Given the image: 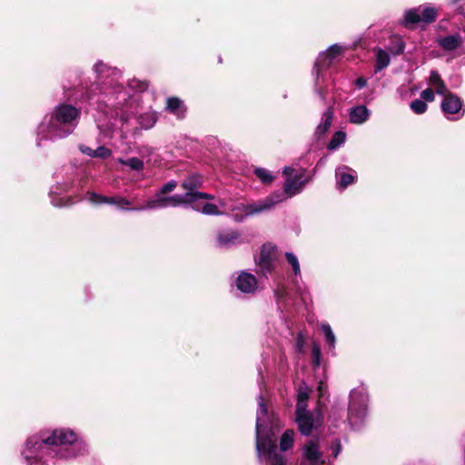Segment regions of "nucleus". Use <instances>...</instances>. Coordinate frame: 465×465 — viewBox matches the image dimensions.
<instances>
[{
	"mask_svg": "<svg viewBox=\"0 0 465 465\" xmlns=\"http://www.w3.org/2000/svg\"><path fill=\"white\" fill-rule=\"evenodd\" d=\"M98 82L86 88L85 99L91 104H97L108 121L97 120V127L105 136L116 128L120 122L128 124L132 115L138 112L140 96L131 94L119 83L120 71L98 62L94 65Z\"/></svg>",
	"mask_w": 465,
	"mask_h": 465,
	"instance_id": "f257e3e1",
	"label": "nucleus"
},
{
	"mask_svg": "<svg viewBox=\"0 0 465 465\" xmlns=\"http://www.w3.org/2000/svg\"><path fill=\"white\" fill-rule=\"evenodd\" d=\"M87 451L86 443L72 430L57 429L48 436L28 438L22 455L27 465H50L54 463L55 457L69 460Z\"/></svg>",
	"mask_w": 465,
	"mask_h": 465,
	"instance_id": "f03ea898",
	"label": "nucleus"
},
{
	"mask_svg": "<svg viewBox=\"0 0 465 465\" xmlns=\"http://www.w3.org/2000/svg\"><path fill=\"white\" fill-rule=\"evenodd\" d=\"M279 418L269 412L262 395L258 398L256 414V450L259 459L267 465H285L284 457L277 452L275 435L280 430Z\"/></svg>",
	"mask_w": 465,
	"mask_h": 465,
	"instance_id": "7ed1b4c3",
	"label": "nucleus"
},
{
	"mask_svg": "<svg viewBox=\"0 0 465 465\" xmlns=\"http://www.w3.org/2000/svg\"><path fill=\"white\" fill-rule=\"evenodd\" d=\"M81 112L71 104L57 105L51 114L44 117L36 131L37 143L43 140L64 138L72 134L76 127Z\"/></svg>",
	"mask_w": 465,
	"mask_h": 465,
	"instance_id": "20e7f679",
	"label": "nucleus"
},
{
	"mask_svg": "<svg viewBox=\"0 0 465 465\" xmlns=\"http://www.w3.org/2000/svg\"><path fill=\"white\" fill-rule=\"evenodd\" d=\"M279 200V195L272 193L264 199L247 204L241 203L234 208H232V211H239L242 213L240 216L237 213L235 214V220L242 222L245 217L261 214L272 210L278 203H280Z\"/></svg>",
	"mask_w": 465,
	"mask_h": 465,
	"instance_id": "39448f33",
	"label": "nucleus"
},
{
	"mask_svg": "<svg viewBox=\"0 0 465 465\" xmlns=\"http://www.w3.org/2000/svg\"><path fill=\"white\" fill-rule=\"evenodd\" d=\"M368 397L363 389L353 390L350 395L348 420L353 428L359 427L367 413Z\"/></svg>",
	"mask_w": 465,
	"mask_h": 465,
	"instance_id": "423d86ee",
	"label": "nucleus"
},
{
	"mask_svg": "<svg viewBox=\"0 0 465 465\" xmlns=\"http://www.w3.org/2000/svg\"><path fill=\"white\" fill-rule=\"evenodd\" d=\"M293 170L290 167H285L283 169V174L285 175V182L283 183L282 191H275L274 194L279 195L280 200L279 203H282L288 198H291L298 193H300L305 183L308 182V179H303L302 173H296L292 175Z\"/></svg>",
	"mask_w": 465,
	"mask_h": 465,
	"instance_id": "0eeeda50",
	"label": "nucleus"
},
{
	"mask_svg": "<svg viewBox=\"0 0 465 465\" xmlns=\"http://www.w3.org/2000/svg\"><path fill=\"white\" fill-rule=\"evenodd\" d=\"M438 16V10L428 5H420L417 8H412L405 12L403 17V25L410 26L418 23L430 24L436 21Z\"/></svg>",
	"mask_w": 465,
	"mask_h": 465,
	"instance_id": "6e6552de",
	"label": "nucleus"
},
{
	"mask_svg": "<svg viewBox=\"0 0 465 465\" xmlns=\"http://www.w3.org/2000/svg\"><path fill=\"white\" fill-rule=\"evenodd\" d=\"M184 198L188 199V196H184V194L163 196L158 193L154 198L148 200L144 205L136 206L134 210L142 212L146 210L163 209L169 206L176 207L184 204Z\"/></svg>",
	"mask_w": 465,
	"mask_h": 465,
	"instance_id": "1a4fd4ad",
	"label": "nucleus"
},
{
	"mask_svg": "<svg viewBox=\"0 0 465 465\" xmlns=\"http://www.w3.org/2000/svg\"><path fill=\"white\" fill-rule=\"evenodd\" d=\"M188 199L184 198V204L190 205L193 210L201 212L208 215H218L221 213L218 207L213 203H206L207 199H213V196L207 193L184 194Z\"/></svg>",
	"mask_w": 465,
	"mask_h": 465,
	"instance_id": "9d476101",
	"label": "nucleus"
},
{
	"mask_svg": "<svg viewBox=\"0 0 465 465\" xmlns=\"http://www.w3.org/2000/svg\"><path fill=\"white\" fill-rule=\"evenodd\" d=\"M342 52V46L335 44L332 45L328 50L319 54L314 66L316 71V86L319 84L321 73L324 69L330 67L334 62H336L341 55Z\"/></svg>",
	"mask_w": 465,
	"mask_h": 465,
	"instance_id": "9b49d317",
	"label": "nucleus"
},
{
	"mask_svg": "<svg viewBox=\"0 0 465 465\" xmlns=\"http://www.w3.org/2000/svg\"><path fill=\"white\" fill-rule=\"evenodd\" d=\"M86 199L94 204L106 203L115 205L118 209L122 211H134V209L135 208L131 207L132 202L129 199L120 195L107 197L98 194L94 192H89L86 194Z\"/></svg>",
	"mask_w": 465,
	"mask_h": 465,
	"instance_id": "f8f14e48",
	"label": "nucleus"
},
{
	"mask_svg": "<svg viewBox=\"0 0 465 465\" xmlns=\"http://www.w3.org/2000/svg\"><path fill=\"white\" fill-rule=\"evenodd\" d=\"M324 460L317 440H311L302 450L301 465H322Z\"/></svg>",
	"mask_w": 465,
	"mask_h": 465,
	"instance_id": "ddd939ff",
	"label": "nucleus"
},
{
	"mask_svg": "<svg viewBox=\"0 0 465 465\" xmlns=\"http://www.w3.org/2000/svg\"><path fill=\"white\" fill-rule=\"evenodd\" d=\"M276 247L271 243L263 244L257 260V265L262 274L270 273L273 269Z\"/></svg>",
	"mask_w": 465,
	"mask_h": 465,
	"instance_id": "4468645a",
	"label": "nucleus"
},
{
	"mask_svg": "<svg viewBox=\"0 0 465 465\" xmlns=\"http://www.w3.org/2000/svg\"><path fill=\"white\" fill-rule=\"evenodd\" d=\"M441 109L445 114H464L461 100L451 93L444 95L441 102Z\"/></svg>",
	"mask_w": 465,
	"mask_h": 465,
	"instance_id": "2eb2a0df",
	"label": "nucleus"
},
{
	"mask_svg": "<svg viewBox=\"0 0 465 465\" xmlns=\"http://www.w3.org/2000/svg\"><path fill=\"white\" fill-rule=\"evenodd\" d=\"M217 245L220 248L228 249L242 242L241 233L234 230H223L219 232L216 237Z\"/></svg>",
	"mask_w": 465,
	"mask_h": 465,
	"instance_id": "dca6fc26",
	"label": "nucleus"
},
{
	"mask_svg": "<svg viewBox=\"0 0 465 465\" xmlns=\"http://www.w3.org/2000/svg\"><path fill=\"white\" fill-rule=\"evenodd\" d=\"M235 285L242 292L252 293L257 290L258 282L253 274L247 272H241L236 279Z\"/></svg>",
	"mask_w": 465,
	"mask_h": 465,
	"instance_id": "f3484780",
	"label": "nucleus"
},
{
	"mask_svg": "<svg viewBox=\"0 0 465 465\" xmlns=\"http://www.w3.org/2000/svg\"><path fill=\"white\" fill-rule=\"evenodd\" d=\"M436 43L444 51L451 52L461 46L463 38L460 33H454L446 36L438 37Z\"/></svg>",
	"mask_w": 465,
	"mask_h": 465,
	"instance_id": "a211bd4d",
	"label": "nucleus"
},
{
	"mask_svg": "<svg viewBox=\"0 0 465 465\" xmlns=\"http://www.w3.org/2000/svg\"><path fill=\"white\" fill-rule=\"evenodd\" d=\"M335 175L338 186L342 189L346 188L350 184H352L357 178L356 172L346 165L338 167L336 169Z\"/></svg>",
	"mask_w": 465,
	"mask_h": 465,
	"instance_id": "6ab92c4d",
	"label": "nucleus"
},
{
	"mask_svg": "<svg viewBox=\"0 0 465 465\" xmlns=\"http://www.w3.org/2000/svg\"><path fill=\"white\" fill-rule=\"evenodd\" d=\"M296 421L300 431L303 435L311 434L314 424V420L311 412L307 411L306 409L301 411L296 410Z\"/></svg>",
	"mask_w": 465,
	"mask_h": 465,
	"instance_id": "aec40b11",
	"label": "nucleus"
},
{
	"mask_svg": "<svg viewBox=\"0 0 465 465\" xmlns=\"http://www.w3.org/2000/svg\"><path fill=\"white\" fill-rule=\"evenodd\" d=\"M371 115V111L365 105H357L350 109V122L355 124H364Z\"/></svg>",
	"mask_w": 465,
	"mask_h": 465,
	"instance_id": "412c9836",
	"label": "nucleus"
},
{
	"mask_svg": "<svg viewBox=\"0 0 465 465\" xmlns=\"http://www.w3.org/2000/svg\"><path fill=\"white\" fill-rule=\"evenodd\" d=\"M203 181V177L198 173H193L186 177L182 183V187L186 191L184 194L201 193L197 189L202 186Z\"/></svg>",
	"mask_w": 465,
	"mask_h": 465,
	"instance_id": "4be33fe9",
	"label": "nucleus"
},
{
	"mask_svg": "<svg viewBox=\"0 0 465 465\" xmlns=\"http://www.w3.org/2000/svg\"><path fill=\"white\" fill-rule=\"evenodd\" d=\"M166 110L174 114L178 119H182L185 115L186 107L181 99L170 97L167 99Z\"/></svg>",
	"mask_w": 465,
	"mask_h": 465,
	"instance_id": "5701e85b",
	"label": "nucleus"
},
{
	"mask_svg": "<svg viewBox=\"0 0 465 465\" xmlns=\"http://www.w3.org/2000/svg\"><path fill=\"white\" fill-rule=\"evenodd\" d=\"M333 119V110L331 106L323 113L322 121L315 130V135L318 138L323 136L329 130Z\"/></svg>",
	"mask_w": 465,
	"mask_h": 465,
	"instance_id": "b1692460",
	"label": "nucleus"
},
{
	"mask_svg": "<svg viewBox=\"0 0 465 465\" xmlns=\"http://www.w3.org/2000/svg\"><path fill=\"white\" fill-rule=\"evenodd\" d=\"M429 84L434 88V92L440 95L447 94L448 88L437 71H431L429 77Z\"/></svg>",
	"mask_w": 465,
	"mask_h": 465,
	"instance_id": "393cba45",
	"label": "nucleus"
},
{
	"mask_svg": "<svg viewBox=\"0 0 465 465\" xmlns=\"http://www.w3.org/2000/svg\"><path fill=\"white\" fill-rule=\"evenodd\" d=\"M136 121L143 129H151L157 122V114L153 111H148L137 116Z\"/></svg>",
	"mask_w": 465,
	"mask_h": 465,
	"instance_id": "a878e982",
	"label": "nucleus"
},
{
	"mask_svg": "<svg viewBox=\"0 0 465 465\" xmlns=\"http://www.w3.org/2000/svg\"><path fill=\"white\" fill-rule=\"evenodd\" d=\"M391 58L387 52L379 48L376 50V67L375 71H381L387 67L390 64Z\"/></svg>",
	"mask_w": 465,
	"mask_h": 465,
	"instance_id": "bb28decb",
	"label": "nucleus"
},
{
	"mask_svg": "<svg viewBox=\"0 0 465 465\" xmlns=\"http://www.w3.org/2000/svg\"><path fill=\"white\" fill-rule=\"evenodd\" d=\"M294 431L292 430H287L281 437L280 448L282 451L288 450L293 445Z\"/></svg>",
	"mask_w": 465,
	"mask_h": 465,
	"instance_id": "cd10ccee",
	"label": "nucleus"
},
{
	"mask_svg": "<svg viewBox=\"0 0 465 465\" xmlns=\"http://www.w3.org/2000/svg\"><path fill=\"white\" fill-rule=\"evenodd\" d=\"M309 399V390L307 387L300 388L297 397L296 410L299 411H305L307 408V401Z\"/></svg>",
	"mask_w": 465,
	"mask_h": 465,
	"instance_id": "c85d7f7f",
	"label": "nucleus"
},
{
	"mask_svg": "<svg viewBox=\"0 0 465 465\" xmlns=\"http://www.w3.org/2000/svg\"><path fill=\"white\" fill-rule=\"evenodd\" d=\"M346 139V134L342 131H338L334 134L330 143H328V149L331 151L336 150L342 143H344Z\"/></svg>",
	"mask_w": 465,
	"mask_h": 465,
	"instance_id": "c756f323",
	"label": "nucleus"
},
{
	"mask_svg": "<svg viewBox=\"0 0 465 465\" xmlns=\"http://www.w3.org/2000/svg\"><path fill=\"white\" fill-rule=\"evenodd\" d=\"M322 331L325 336V340L331 350L335 348L336 337L331 330V327L328 323H322L321 325Z\"/></svg>",
	"mask_w": 465,
	"mask_h": 465,
	"instance_id": "7c9ffc66",
	"label": "nucleus"
},
{
	"mask_svg": "<svg viewBox=\"0 0 465 465\" xmlns=\"http://www.w3.org/2000/svg\"><path fill=\"white\" fill-rule=\"evenodd\" d=\"M120 163L134 171H141L144 165L143 162L137 157L128 158L127 160H120Z\"/></svg>",
	"mask_w": 465,
	"mask_h": 465,
	"instance_id": "2f4dec72",
	"label": "nucleus"
},
{
	"mask_svg": "<svg viewBox=\"0 0 465 465\" xmlns=\"http://www.w3.org/2000/svg\"><path fill=\"white\" fill-rule=\"evenodd\" d=\"M285 257L289 262V264L292 266L293 273L295 276H298L301 274V268H300V262L297 258V256L290 252H287L285 253Z\"/></svg>",
	"mask_w": 465,
	"mask_h": 465,
	"instance_id": "473e14b6",
	"label": "nucleus"
},
{
	"mask_svg": "<svg viewBox=\"0 0 465 465\" xmlns=\"http://www.w3.org/2000/svg\"><path fill=\"white\" fill-rule=\"evenodd\" d=\"M254 173L263 183H271L274 180L272 173L264 168H256Z\"/></svg>",
	"mask_w": 465,
	"mask_h": 465,
	"instance_id": "72a5a7b5",
	"label": "nucleus"
},
{
	"mask_svg": "<svg viewBox=\"0 0 465 465\" xmlns=\"http://www.w3.org/2000/svg\"><path fill=\"white\" fill-rule=\"evenodd\" d=\"M410 107L415 114H421L427 111L428 105L421 99H415L411 103Z\"/></svg>",
	"mask_w": 465,
	"mask_h": 465,
	"instance_id": "f704fd0d",
	"label": "nucleus"
},
{
	"mask_svg": "<svg viewBox=\"0 0 465 465\" xmlns=\"http://www.w3.org/2000/svg\"><path fill=\"white\" fill-rule=\"evenodd\" d=\"M312 354V363H313V365L316 366V367L320 366V364H321V358H322V352H321V348H320L319 344L313 343Z\"/></svg>",
	"mask_w": 465,
	"mask_h": 465,
	"instance_id": "c9c22d12",
	"label": "nucleus"
},
{
	"mask_svg": "<svg viewBox=\"0 0 465 465\" xmlns=\"http://www.w3.org/2000/svg\"><path fill=\"white\" fill-rule=\"evenodd\" d=\"M128 85L131 89L135 90V92H143L147 88V84L136 79H133L128 83Z\"/></svg>",
	"mask_w": 465,
	"mask_h": 465,
	"instance_id": "e433bc0d",
	"label": "nucleus"
},
{
	"mask_svg": "<svg viewBox=\"0 0 465 465\" xmlns=\"http://www.w3.org/2000/svg\"><path fill=\"white\" fill-rule=\"evenodd\" d=\"M420 98L422 101L432 102L435 98V92L432 88H427L423 90L420 94Z\"/></svg>",
	"mask_w": 465,
	"mask_h": 465,
	"instance_id": "4c0bfd02",
	"label": "nucleus"
},
{
	"mask_svg": "<svg viewBox=\"0 0 465 465\" xmlns=\"http://www.w3.org/2000/svg\"><path fill=\"white\" fill-rule=\"evenodd\" d=\"M110 155L111 150L104 146H99L97 149L94 150V157L105 159L108 158Z\"/></svg>",
	"mask_w": 465,
	"mask_h": 465,
	"instance_id": "58836bf2",
	"label": "nucleus"
},
{
	"mask_svg": "<svg viewBox=\"0 0 465 465\" xmlns=\"http://www.w3.org/2000/svg\"><path fill=\"white\" fill-rule=\"evenodd\" d=\"M176 186H177V183L175 181L172 180V181L166 183L165 184H163L162 186V188L160 189L159 193H160V194L164 195L168 193L173 192L176 188Z\"/></svg>",
	"mask_w": 465,
	"mask_h": 465,
	"instance_id": "ea45409f",
	"label": "nucleus"
},
{
	"mask_svg": "<svg viewBox=\"0 0 465 465\" xmlns=\"http://www.w3.org/2000/svg\"><path fill=\"white\" fill-rule=\"evenodd\" d=\"M452 4L457 5L456 9L459 13L465 15V0H452Z\"/></svg>",
	"mask_w": 465,
	"mask_h": 465,
	"instance_id": "a19ab883",
	"label": "nucleus"
},
{
	"mask_svg": "<svg viewBox=\"0 0 465 465\" xmlns=\"http://www.w3.org/2000/svg\"><path fill=\"white\" fill-rule=\"evenodd\" d=\"M331 455L333 458H337L339 453L341 452V442L339 440H335V442L331 445Z\"/></svg>",
	"mask_w": 465,
	"mask_h": 465,
	"instance_id": "79ce46f5",
	"label": "nucleus"
},
{
	"mask_svg": "<svg viewBox=\"0 0 465 465\" xmlns=\"http://www.w3.org/2000/svg\"><path fill=\"white\" fill-rule=\"evenodd\" d=\"M80 150L83 153L91 157H94V150H93L92 148L85 145H81Z\"/></svg>",
	"mask_w": 465,
	"mask_h": 465,
	"instance_id": "37998d69",
	"label": "nucleus"
},
{
	"mask_svg": "<svg viewBox=\"0 0 465 465\" xmlns=\"http://www.w3.org/2000/svg\"><path fill=\"white\" fill-rule=\"evenodd\" d=\"M303 343H304V338L302 333H299L298 338H297V347L299 348L300 351L302 349Z\"/></svg>",
	"mask_w": 465,
	"mask_h": 465,
	"instance_id": "c03bdc74",
	"label": "nucleus"
},
{
	"mask_svg": "<svg viewBox=\"0 0 465 465\" xmlns=\"http://www.w3.org/2000/svg\"><path fill=\"white\" fill-rule=\"evenodd\" d=\"M367 84V81L366 79L362 78V77H360L356 80V85L358 88H362L366 85Z\"/></svg>",
	"mask_w": 465,
	"mask_h": 465,
	"instance_id": "a18cd8bd",
	"label": "nucleus"
},
{
	"mask_svg": "<svg viewBox=\"0 0 465 465\" xmlns=\"http://www.w3.org/2000/svg\"><path fill=\"white\" fill-rule=\"evenodd\" d=\"M403 50H404V45L402 42H401V44L399 45L398 53H401V52H403Z\"/></svg>",
	"mask_w": 465,
	"mask_h": 465,
	"instance_id": "49530a36",
	"label": "nucleus"
},
{
	"mask_svg": "<svg viewBox=\"0 0 465 465\" xmlns=\"http://www.w3.org/2000/svg\"><path fill=\"white\" fill-rule=\"evenodd\" d=\"M319 390L321 391V394L322 395V391H323V383L321 382V384L319 385Z\"/></svg>",
	"mask_w": 465,
	"mask_h": 465,
	"instance_id": "de8ad7c7",
	"label": "nucleus"
},
{
	"mask_svg": "<svg viewBox=\"0 0 465 465\" xmlns=\"http://www.w3.org/2000/svg\"><path fill=\"white\" fill-rule=\"evenodd\" d=\"M457 115H458L457 117H453V118H450V116H448V119H452V120H454V119H458V118H460V117L461 116V115H460V114H457Z\"/></svg>",
	"mask_w": 465,
	"mask_h": 465,
	"instance_id": "09e8293b",
	"label": "nucleus"
},
{
	"mask_svg": "<svg viewBox=\"0 0 465 465\" xmlns=\"http://www.w3.org/2000/svg\"><path fill=\"white\" fill-rule=\"evenodd\" d=\"M319 94H320L321 97H322V99H324V94H323V93H322V91H319Z\"/></svg>",
	"mask_w": 465,
	"mask_h": 465,
	"instance_id": "8fccbe9b",
	"label": "nucleus"
}]
</instances>
